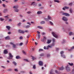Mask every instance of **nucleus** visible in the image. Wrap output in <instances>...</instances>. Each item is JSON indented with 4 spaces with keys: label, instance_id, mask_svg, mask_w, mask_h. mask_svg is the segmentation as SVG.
<instances>
[{
    "label": "nucleus",
    "instance_id": "obj_55",
    "mask_svg": "<svg viewBox=\"0 0 74 74\" xmlns=\"http://www.w3.org/2000/svg\"><path fill=\"white\" fill-rule=\"evenodd\" d=\"M71 49H74V46H73L71 48Z\"/></svg>",
    "mask_w": 74,
    "mask_h": 74
},
{
    "label": "nucleus",
    "instance_id": "obj_1",
    "mask_svg": "<svg viewBox=\"0 0 74 74\" xmlns=\"http://www.w3.org/2000/svg\"><path fill=\"white\" fill-rule=\"evenodd\" d=\"M13 8L14 10V11L15 12H18L19 10L18 9V7L16 6H14L13 7Z\"/></svg>",
    "mask_w": 74,
    "mask_h": 74
},
{
    "label": "nucleus",
    "instance_id": "obj_57",
    "mask_svg": "<svg viewBox=\"0 0 74 74\" xmlns=\"http://www.w3.org/2000/svg\"><path fill=\"white\" fill-rule=\"evenodd\" d=\"M8 71H11V69H8Z\"/></svg>",
    "mask_w": 74,
    "mask_h": 74
},
{
    "label": "nucleus",
    "instance_id": "obj_58",
    "mask_svg": "<svg viewBox=\"0 0 74 74\" xmlns=\"http://www.w3.org/2000/svg\"><path fill=\"white\" fill-rule=\"evenodd\" d=\"M55 72L56 73H58V71H57V70H56Z\"/></svg>",
    "mask_w": 74,
    "mask_h": 74
},
{
    "label": "nucleus",
    "instance_id": "obj_16",
    "mask_svg": "<svg viewBox=\"0 0 74 74\" xmlns=\"http://www.w3.org/2000/svg\"><path fill=\"white\" fill-rule=\"evenodd\" d=\"M21 24H22V23L19 22L17 25V26H18V27H20V26H21Z\"/></svg>",
    "mask_w": 74,
    "mask_h": 74
},
{
    "label": "nucleus",
    "instance_id": "obj_33",
    "mask_svg": "<svg viewBox=\"0 0 74 74\" xmlns=\"http://www.w3.org/2000/svg\"><path fill=\"white\" fill-rule=\"evenodd\" d=\"M64 8L65 9H69V7H67V6H65Z\"/></svg>",
    "mask_w": 74,
    "mask_h": 74
},
{
    "label": "nucleus",
    "instance_id": "obj_32",
    "mask_svg": "<svg viewBox=\"0 0 74 74\" xmlns=\"http://www.w3.org/2000/svg\"><path fill=\"white\" fill-rule=\"evenodd\" d=\"M39 52H40L41 51H43V49H40L39 50Z\"/></svg>",
    "mask_w": 74,
    "mask_h": 74
},
{
    "label": "nucleus",
    "instance_id": "obj_49",
    "mask_svg": "<svg viewBox=\"0 0 74 74\" xmlns=\"http://www.w3.org/2000/svg\"><path fill=\"white\" fill-rule=\"evenodd\" d=\"M21 4L22 5H24V4H25V3H24V2H22L21 3Z\"/></svg>",
    "mask_w": 74,
    "mask_h": 74
},
{
    "label": "nucleus",
    "instance_id": "obj_24",
    "mask_svg": "<svg viewBox=\"0 0 74 74\" xmlns=\"http://www.w3.org/2000/svg\"><path fill=\"white\" fill-rule=\"evenodd\" d=\"M69 11H70V13H71V14H72L73 12V10L71 8H70L69 9Z\"/></svg>",
    "mask_w": 74,
    "mask_h": 74
},
{
    "label": "nucleus",
    "instance_id": "obj_59",
    "mask_svg": "<svg viewBox=\"0 0 74 74\" xmlns=\"http://www.w3.org/2000/svg\"><path fill=\"white\" fill-rule=\"evenodd\" d=\"M22 45H23V43H20V45H21V46H22Z\"/></svg>",
    "mask_w": 74,
    "mask_h": 74
},
{
    "label": "nucleus",
    "instance_id": "obj_14",
    "mask_svg": "<svg viewBox=\"0 0 74 74\" xmlns=\"http://www.w3.org/2000/svg\"><path fill=\"white\" fill-rule=\"evenodd\" d=\"M6 27L7 29H8V30H10V29H11V27L9 26H6Z\"/></svg>",
    "mask_w": 74,
    "mask_h": 74
},
{
    "label": "nucleus",
    "instance_id": "obj_8",
    "mask_svg": "<svg viewBox=\"0 0 74 74\" xmlns=\"http://www.w3.org/2000/svg\"><path fill=\"white\" fill-rule=\"evenodd\" d=\"M51 41H52V40H47V43L48 44H50V43L51 42Z\"/></svg>",
    "mask_w": 74,
    "mask_h": 74
},
{
    "label": "nucleus",
    "instance_id": "obj_17",
    "mask_svg": "<svg viewBox=\"0 0 74 74\" xmlns=\"http://www.w3.org/2000/svg\"><path fill=\"white\" fill-rule=\"evenodd\" d=\"M64 67H62L60 68L59 69V70H64Z\"/></svg>",
    "mask_w": 74,
    "mask_h": 74
},
{
    "label": "nucleus",
    "instance_id": "obj_9",
    "mask_svg": "<svg viewBox=\"0 0 74 74\" xmlns=\"http://www.w3.org/2000/svg\"><path fill=\"white\" fill-rule=\"evenodd\" d=\"M5 54H7L8 53V51L7 50H4L3 52Z\"/></svg>",
    "mask_w": 74,
    "mask_h": 74
},
{
    "label": "nucleus",
    "instance_id": "obj_41",
    "mask_svg": "<svg viewBox=\"0 0 74 74\" xmlns=\"http://www.w3.org/2000/svg\"><path fill=\"white\" fill-rule=\"evenodd\" d=\"M72 72L73 74H74V69L72 70Z\"/></svg>",
    "mask_w": 74,
    "mask_h": 74
},
{
    "label": "nucleus",
    "instance_id": "obj_37",
    "mask_svg": "<svg viewBox=\"0 0 74 74\" xmlns=\"http://www.w3.org/2000/svg\"><path fill=\"white\" fill-rule=\"evenodd\" d=\"M5 18H9V15H7L6 16H5Z\"/></svg>",
    "mask_w": 74,
    "mask_h": 74
},
{
    "label": "nucleus",
    "instance_id": "obj_62",
    "mask_svg": "<svg viewBox=\"0 0 74 74\" xmlns=\"http://www.w3.org/2000/svg\"><path fill=\"white\" fill-rule=\"evenodd\" d=\"M52 46H54V45H55V44H54V43H53L52 44Z\"/></svg>",
    "mask_w": 74,
    "mask_h": 74
},
{
    "label": "nucleus",
    "instance_id": "obj_19",
    "mask_svg": "<svg viewBox=\"0 0 74 74\" xmlns=\"http://www.w3.org/2000/svg\"><path fill=\"white\" fill-rule=\"evenodd\" d=\"M61 56L62 58H66V57L65 56V55H64V54H62L61 55Z\"/></svg>",
    "mask_w": 74,
    "mask_h": 74
},
{
    "label": "nucleus",
    "instance_id": "obj_63",
    "mask_svg": "<svg viewBox=\"0 0 74 74\" xmlns=\"http://www.w3.org/2000/svg\"><path fill=\"white\" fill-rule=\"evenodd\" d=\"M31 12H30V11L27 12V14H30Z\"/></svg>",
    "mask_w": 74,
    "mask_h": 74
},
{
    "label": "nucleus",
    "instance_id": "obj_47",
    "mask_svg": "<svg viewBox=\"0 0 74 74\" xmlns=\"http://www.w3.org/2000/svg\"><path fill=\"white\" fill-rule=\"evenodd\" d=\"M30 37V35H28L27 36V38H29Z\"/></svg>",
    "mask_w": 74,
    "mask_h": 74
},
{
    "label": "nucleus",
    "instance_id": "obj_28",
    "mask_svg": "<svg viewBox=\"0 0 74 74\" xmlns=\"http://www.w3.org/2000/svg\"><path fill=\"white\" fill-rule=\"evenodd\" d=\"M54 2H57V3H59V1L58 0H54Z\"/></svg>",
    "mask_w": 74,
    "mask_h": 74
},
{
    "label": "nucleus",
    "instance_id": "obj_36",
    "mask_svg": "<svg viewBox=\"0 0 74 74\" xmlns=\"http://www.w3.org/2000/svg\"><path fill=\"white\" fill-rule=\"evenodd\" d=\"M30 25H27L26 27V28L27 29V28H29V27H30Z\"/></svg>",
    "mask_w": 74,
    "mask_h": 74
},
{
    "label": "nucleus",
    "instance_id": "obj_27",
    "mask_svg": "<svg viewBox=\"0 0 74 74\" xmlns=\"http://www.w3.org/2000/svg\"><path fill=\"white\" fill-rule=\"evenodd\" d=\"M69 5H70V6H72V5H73V3L71 2L69 3Z\"/></svg>",
    "mask_w": 74,
    "mask_h": 74
},
{
    "label": "nucleus",
    "instance_id": "obj_48",
    "mask_svg": "<svg viewBox=\"0 0 74 74\" xmlns=\"http://www.w3.org/2000/svg\"><path fill=\"white\" fill-rule=\"evenodd\" d=\"M50 23L51 25H53V23L51 21H50Z\"/></svg>",
    "mask_w": 74,
    "mask_h": 74
},
{
    "label": "nucleus",
    "instance_id": "obj_39",
    "mask_svg": "<svg viewBox=\"0 0 74 74\" xmlns=\"http://www.w3.org/2000/svg\"><path fill=\"white\" fill-rule=\"evenodd\" d=\"M49 47H51V46H47V49H49Z\"/></svg>",
    "mask_w": 74,
    "mask_h": 74
},
{
    "label": "nucleus",
    "instance_id": "obj_6",
    "mask_svg": "<svg viewBox=\"0 0 74 74\" xmlns=\"http://www.w3.org/2000/svg\"><path fill=\"white\" fill-rule=\"evenodd\" d=\"M18 32L19 33H23V34H24V33H25V31L21 29H19L18 30Z\"/></svg>",
    "mask_w": 74,
    "mask_h": 74
},
{
    "label": "nucleus",
    "instance_id": "obj_20",
    "mask_svg": "<svg viewBox=\"0 0 74 74\" xmlns=\"http://www.w3.org/2000/svg\"><path fill=\"white\" fill-rule=\"evenodd\" d=\"M13 63L14 64V66H16V65H17V63L15 61H13Z\"/></svg>",
    "mask_w": 74,
    "mask_h": 74
},
{
    "label": "nucleus",
    "instance_id": "obj_3",
    "mask_svg": "<svg viewBox=\"0 0 74 74\" xmlns=\"http://www.w3.org/2000/svg\"><path fill=\"white\" fill-rule=\"evenodd\" d=\"M62 15H65L66 16H70V15L69 14L67 13H62Z\"/></svg>",
    "mask_w": 74,
    "mask_h": 74
},
{
    "label": "nucleus",
    "instance_id": "obj_60",
    "mask_svg": "<svg viewBox=\"0 0 74 74\" xmlns=\"http://www.w3.org/2000/svg\"><path fill=\"white\" fill-rule=\"evenodd\" d=\"M9 22H11L12 21V19H9Z\"/></svg>",
    "mask_w": 74,
    "mask_h": 74
},
{
    "label": "nucleus",
    "instance_id": "obj_23",
    "mask_svg": "<svg viewBox=\"0 0 74 74\" xmlns=\"http://www.w3.org/2000/svg\"><path fill=\"white\" fill-rule=\"evenodd\" d=\"M69 64V65L71 66H72L74 65V64L73 63H70V62L68 63Z\"/></svg>",
    "mask_w": 74,
    "mask_h": 74
},
{
    "label": "nucleus",
    "instance_id": "obj_13",
    "mask_svg": "<svg viewBox=\"0 0 74 74\" xmlns=\"http://www.w3.org/2000/svg\"><path fill=\"white\" fill-rule=\"evenodd\" d=\"M69 36H71L72 35H73L74 34L73 32H69Z\"/></svg>",
    "mask_w": 74,
    "mask_h": 74
},
{
    "label": "nucleus",
    "instance_id": "obj_43",
    "mask_svg": "<svg viewBox=\"0 0 74 74\" xmlns=\"http://www.w3.org/2000/svg\"><path fill=\"white\" fill-rule=\"evenodd\" d=\"M63 53H64L63 51H62L60 52V54H62H62H63Z\"/></svg>",
    "mask_w": 74,
    "mask_h": 74
},
{
    "label": "nucleus",
    "instance_id": "obj_22",
    "mask_svg": "<svg viewBox=\"0 0 74 74\" xmlns=\"http://www.w3.org/2000/svg\"><path fill=\"white\" fill-rule=\"evenodd\" d=\"M38 29H42L43 28L41 26H38Z\"/></svg>",
    "mask_w": 74,
    "mask_h": 74
},
{
    "label": "nucleus",
    "instance_id": "obj_11",
    "mask_svg": "<svg viewBox=\"0 0 74 74\" xmlns=\"http://www.w3.org/2000/svg\"><path fill=\"white\" fill-rule=\"evenodd\" d=\"M42 12L40 11H38L37 12V14L38 15H40V14H42Z\"/></svg>",
    "mask_w": 74,
    "mask_h": 74
},
{
    "label": "nucleus",
    "instance_id": "obj_30",
    "mask_svg": "<svg viewBox=\"0 0 74 74\" xmlns=\"http://www.w3.org/2000/svg\"><path fill=\"white\" fill-rule=\"evenodd\" d=\"M44 56V53H42L40 55V56Z\"/></svg>",
    "mask_w": 74,
    "mask_h": 74
},
{
    "label": "nucleus",
    "instance_id": "obj_29",
    "mask_svg": "<svg viewBox=\"0 0 74 74\" xmlns=\"http://www.w3.org/2000/svg\"><path fill=\"white\" fill-rule=\"evenodd\" d=\"M52 41L53 42H56V40H55V39L54 38L52 39Z\"/></svg>",
    "mask_w": 74,
    "mask_h": 74
},
{
    "label": "nucleus",
    "instance_id": "obj_12",
    "mask_svg": "<svg viewBox=\"0 0 74 74\" xmlns=\"http://www.w3.org/2000/svg\"><path fill=\"white\" fill-rule=\"evenodd\" d=\"M5 40H10V36H8L5 37Z\"/></svg>",
    "mask_w": 74,
    "mask_h": 74
},
{
    "label": "nucleus",
    "instance_id": "obj_52",
    "mask_svg": "<svg viewBox=\"0 0 74 74\" xmlns=\"http://www.w3.org/2000/svg\"><path fill=\"white\" fill-rule=\"evenodd\" d=\"M27 24H28V25H31V23H30L29 22H28L27 23Z\"/></svg>",
    "mask_w": 74,
    "mask_h": 74
},
{
    "label": "nucleus",
    "instance_id": "obj_34",
    "mask_svg": "<svg viewBox=\"0 0 74 74\" xmlns=\"http://www.w3.org/2000/svg\"><path fill=\"white\" fill-rule=\"evenodd\" d=\"M22 52L23 54H24L25 55H26V52H25V51L24 50H23Z\"/></svg>",
    "mask_w": 74,
    "mask_h": 74
},
{
    "label": "nucleus",
    "instance_id": "obj_51",
    "mask_svg": "<svg viewBox=\"0 0 74 74\" xmlns=\"http://www.w3.org/2000/svg\"><path fill=\"white\" fill-rule=\"evenodd\" d=\"M35 68H36V66H35V65H34V66H33V69H35Z\"/></svg>",
    "mask_w": 74,
    "mask_h": 74
},
{
    "label": "nucleus",
    "instance_id": "obj_26",
    "mask_svg": "<svg viewBox=\"0 0 74 74\" xmlns=\"http://www.w3.org/2000/svg\"><path fill=\"white\" fill-rule=\"evenodd\" d=\"M45 19L47 22H48L49 19L48 18H45Z\"/></svg>",
    "mask_w": 74,
    "mask_h": 74
},
{
    "label": "nucleus",
    "instance_id": "obj_38",
    "mask_svg": "<svg viewBox=\"0 0 74 74\" xmlns=\"http://www.w3.org/2000/svg\"><path fill=\"white\" fill-rule=\"evenodd\" d=\"M41 34H42V35L43 36L45 35V34L44 32H42V33H41Z\"/></svg>",
    "mask_w": 74,
    "mask_h": 74
},
{
    "label": "nucleus",
    "instance_id": "obj_61",
    "mask_svg": "<svg viewBox=\"0 0 74 74\" xmlns=\"http://www.w3.org/2000/svg\"><path fill=\"white\" fill-rule=\"evenodd\" d=\"M10 44H11V45H13V44H14V43H12V42H10Z\"/></svg>",
    "mask_w": 74,
    "mask_h": 74
},
{
    "label": "nucleus",
    "instance_id": "obj_18",
    "mask_svg": "<svg viewBox=\"0 0 74 74\" xmlns=\"http://www.w3.org/2000/svg\"><path fill=\"white\" fill-rule=\"evenodd\" d=\"M16 58L17 59H21V58L20 56H16Z\"/></svg>",
    "mask_w": 74,
    "mask_h": 74
},
{
    "label": "nucleus",
    "instance_id": "obj_40",
    "mask_svg": "<svg viewBox=\"0 0 74 74\" xmlns=\"http://www.w3.org/2000/svg\"><path fill=\"white\" fill-rule=\"evenodd\" d=\"M14 71L18 72V69H14Z\"/></svg>",
    "mask_w": 74,
    "mask_h": 74
},
{
    "label": "nucleus",
    "instance_id": "obj_31",
    "mask_svg": "<svg viewBox=\"0 0 74 74\" xmlns=\"http://www.w3.org/2000/svg\"><path fill=\"white\" fill-rule=\"evenodd\" d=\"M38 39H40V37H41L40 35L39 34H38Z\"/></svg>",
    "mask_w": 74,
    "mask_h": 74
},
{
    "label": "nucleus",
    "instance_id": "obj_4",
    "mask_svg": "<svg viewBox=\"0 0 74 74\" xmlns=\"http://www.w3.org/2000/svg\"><path fill=\"white\" fill-rule=\"evenodd\" d=\"M9 56L8 59H12L13 57V56H12V54L10 53H9Z\"/></svg>",
    "mask_w": 74,
    "mask_h": 74
},
{
    "label": "nucleus",
    "instance_id": "obj_45",
    "mask_svg": "<svg viewBox=\"0 0 74 74\" xmlns=\"http://www.w3.org/2000/svg\"><path fill=\"white\" fill-rule=\"evenodd\" d=\"M41 40H42V42H44V41H45V39H44V38H43Z\"/></svg>",
    "mask_w": 74,
    "mask_h": 74
},
{
    "label": "nucleus",
    "instance_id": "obj_15",
    "mask_svg": "<svg viewBox=\"0 0 74 74\" xmlns=\"http://www.w3.org/2000/svg\"><path fill=\"white\" fill-rule=\"evenodd\" d=\"M31 4L32 5H37V3H35L34 2H33Z\"/></svg>",
    "mask_w": 74,
    "mask_h": 74
},
{
    "label": "nucleus",
    "instance_id": "obj_64",
    "mask_svg": "<svg viewBox=\"0 0 74 74\" xmlns=\"http://www.w3.org/2000/svg\"><path fill=\"white\" fill-rule=\"evenodd\" d=\"M50 73L51 74H54L53 73H52V72H50Z\"/></svg>",
    "mask_w": 74,
    "mask_h": 74
},
{
    "label": "nucleus",
    "instance_id": "obj_53",
    "mask_svg": "<svg viewBox=\"0 0 74 74\" xmlns=\"http://www.w3.org/2000/svg\"><path fill=\"white\" fill-rule=\"evenodd\" d=\"M6 47H9L10 46L8 45H6Z\"/></svg>",
    "mask_w": 74,
    "mask_h": 74
},
{
    "label": "nucleus",
    "instance_id": "obj_35",
    "mask_svg": "<svg viewBox=\"0 0 74 74\" xmlns=\"http://www.w3.org/2000/svg\"><path fill=\"white\" fill-rule=\"evenodd\" d=\"M0 20L1 21H4V19L2 18H0Z\"/></svg>",
    "mask_w": 74,
    "mask_h": 74
},
{
    "label": "nucleus",
    "instance_id": "obj_2",
    "mask_svg": "<svg viewBox=\"0 0 74 74\" xmlns=\"http://www.w3.org/2000/svg\"><path fill=\"white\" fill-rule=\"evenodd\" d=\"M66 68L67 72H70V71H71V69L69 67L66 66Z\"/></svg>",
    "mask_w": 74,
    "mask_h": 74
},
{
    "label": "nucleus",
    "instance_id": "obj_25",
    "mask_svg": "<svg viewBox=\"0 0 74 74\" xmlns=\"http://www.w3.org/2000/svg\"><path fill=\"white\" fill-rule=\"evenodd\" d=\"M47 18L49 19V20H50V19H51V17L49 16V15L48 16Z\"/></svg>",
    "mask_w": 74,
    "mask_h": 74
},
{
    "label": "nucleus",
    "instance_id": "obj_21",
    "mask_svg": "<svg viewBox=\"0 0 74 74\" xmlns=\"http://www.w3.org/2000/svg\"><path fill=\"white\" fill-rule=\"evenodd\" d=\"M45 21H41V22H40V23L41 25H42V24H45Z\"/></svg>",
    "mask_w": 74,
    "mask_h": 74
},
{
    "label": "nucleus",
    "instance_id": "obj_10",
    "mask_svg": "<svg viewBox=\"0 0 74 74\" xmlns=\"http://www.w3.org/2000/svg\"><path fill=\"white\" fill-rule=\"evenodd\" d=\"M39 65L40 66H42V65H43V63L42 62L40 61H39Z\"/></svg>",
    "mask_w": 74,
    "mask_h": 74
},
{
    "label": "nucleus",
    "instance_id": "obj_54",
    "mask_svg": "<svg viewBox=\"0 0 74 74\" xmlns=\"http://www.w3.org/2000/svg\"><path fill=\"white\" fill-rule=\"evenodd\" d=\"M21 73H25V72L24 71H21Z\"/></svg>",
    "mask_w": 74,
    "mask_h": 74
},
{
    "label": "nucleus",
    "instance_id": "obj_56",
    "mask_svg": "<svg viewBox=\"0 0 74 74\" xmlns=\"http://www.w3.org/2000/svg\"><path fill=\"white\" fill-rule=\"evenodd\" d=\"M18 1V0H14V1L15 3H16V2H17Z\"/></svg>",
    "mask_w": 74,
    "mask_h": 74
},
{
    "label": "nucleus",
    "instance_id": "obj_46",
    "mask_svg": "<svg viewBox=\"0 0 74 74\" xmlns=\"http://www.w3.org/2000/svg\"><path fill=\"white\" fill-rule=\"evenodd\" d=\"M20 40H22V38H23V37L22 36H21L20 37Z\"/></svg>",
    "mask_w": 74,
    "mask_h": 74
},
{
    "label": "nucleus",
    "instance_id": "obj_42",
    "mask_svg": "<svg viewBox=\"0 0 74 74\" xmlns=\"http://www.w3.org/2000/svg\"><path fill=\"white\" fill-rule=\"evenodd\" d=\"M13 46L14 48H15V47H16V45L14 44H13Z\"/></svg>",
    "mask_w": 74,
    "mask_h": 74
},
{
    "label": "nucleus",
    "instance_id": "obj_50",
    "mask_svg": "<svg viewBox=\"0 0 74 74\" xmlns=\"http://www.w3.org/2000/svg\"><path fill=\"white\" fill-rule=\"evenodd\" d=\"M38 5L39 6H40V7H41L42 5H41V4H39Z\"/></svg>",
    "mask_w": 74,
    "mask_h": 74
},
{
    "label": "nucleus",
    "instance_id": "obj_7",
    "mask_svg": "<svg viewBox=\"0 0 74 74\" xmlns=\"http://www.w3.org/2000/svg\"><path fill=\"white\" fill-rule=\"evenodd\" d=\"M62 20L64 21H68L67 18L64 17L62 18Z\"/></svg>",
    "mask_w": 74,
    "mask_h": 74
},
{
    "label": "nucleus",
    "instance_id": "obj_44",
    "mask_svg": "<svg viewBox=\"0 0 74 74\" xmlns=\"http://www.w3.org/2000/svg\"><path fill=\"white\" fill-rule=\"evenodd\" d=\"M44 49H47V47L45 46L44 47Z\"/></svg>",
    "mask_w": 74,
    "mask_h": 74
},
{
    "label": "nucleus",
    "instance_id": "obj_5",
    "mask_svg": "<svg viewBox=\"0 0 74 74\" xmlns=\"http://www.w3.org/2000/svg\"><path fill=\"white\" fill-rule=\"evenodd\" d=\"M52 34H53V36L54 37H55V38H58V35L57 34H56L54 32H53L52 33Z\"/></svg>",
    "mask_w": 74,
    "mask_h": 74
}]
</instances>
